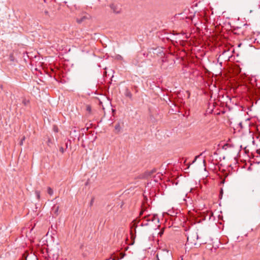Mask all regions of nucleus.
Masks as SVG:
<instances>
[{
	"label": "nucleus",
	"instance_id": "f257e3e1",
	"mask_svg": "<svg viewBox=\"0 0 260 260\" xmlns=\"http://www.w3.org/2000/svg\"><path fill=\"white\" fill-rule=\"evenodd\" d=\"M247 94L249 99L251 101L255 100V104H256L257 101L260 100V89L250 85L247 87Z\"/></svg>",
	"mask_w": 260,
	"mask_h": 260
},
{
	"label": "nucleus",
	"instance_id": "f03ea898",
	"mask_svg": "<svg viewBox=\"0 0 260 260\" xmlns=\"http://www.w3.org/2000/svg\"><path fill=\"white\" fill-rule=\"evenodd\" d=\"M173 256L172 252L166 249H163L161 251H158L156 254L155 260H172Z\"/></svg>",
	"mask_w": 260,
	"mask_h": 260
},
{
	"label": "nucleus",
	"instance_id": "7ed1b4c3",
	"mask_svg": "<svg viewBox=\"0 0 260 260\" xmlns=\"http://www.w3.org/2000/svg\"><path fill=\"white\" fill-rule=\"evenodd\" d=\"M199 239L198 234L197 232H193L188 236L187 238L186 244L189 245H196L197 241Z\"/></svg>",
	"mask_w": 260,
	"mask_h": 260
},
{
	"label": "nucleus",
	"instance_id": "20e7f679",
	"mask_svg": "<svg viewBox=\"0 0 260 260\" xmlns=\"http://www.w3.org/2000/svg\"><path fill=\"white\" fill-rule=\"evenodd\" d=\"M109 7L115 14H120L121 12V8L119 4L112 3L110 4Z\"/></svg>",
	"mask_w": 260,
	"mask_h": 260
},
{
	"label": "nucleus",
	"instance_id": "39448f33",
	"mask_svg": "<svg viewBox=\"0 0 260 260\" xmlns=\"http://www.w3.org/2000/svg\"><path fill=\"white\" fill-rule=\"evenodd\" d=\"M47 253L49 257L53 260L57 259L58 257L57 252H54L52 249L47 250Z\"/></svg>",
	"mask_w": 260,
	"mask_h": 260
},
{
	"label": "nucleus",
	"instance_id": "423d86ee",
	"mask_svg": "<svg viewBox=\"0 0 260 260\" xmlns=\"http://www.w3.org/2000/svg\"><path fill=\"white\" fill-rule=\"evenodd\" d=\"M96 124H93L92 123H87L86 124L85 128H86V131H88L90 128H96Z\"/></svg>",
	"mask_w": 260,
	"mask_h": 260
},
{
	"label": "nucleus",
	"instance_id": "0eeeda50",
	"mask_svg": "<svg viewBox=\"0 0 260 260\" xmlns=\"http://www.w3.org/2000/svg\"><path fill=\"white\" fill-rule=\"evenodd\" d=\"M124 94L125 96L128 97L129 99L132 98V94L128 88H126Z\"/></svg>",
	"mask_w": 260,
	"mask_h": 260
},
{
	"label": "nucleus",
	"instance_id": "6e6552de",
	"mask_svg": "<svg viewBox=\"0 0 260 260\" xmlns=\"http://www.w3.org/2000/svg\"><path fill=\"white\" fill-rule=\"evenodd\" d=\"M234 145L233 144H230V143H226L223 146L222 148L223 149H227L228 148H234Z\"/></svg>",
	"mask_w": 260,
	"mask_h": 260
},
{
	"label": "nucleus",
	"instance_id": "1a4fd4ad",
	"mask_svg": "<svg viewBox=\"0 0 260 260\" xmlns=\"http://www.w3.org/2000/svg\"><path fill=\"white\" fill-rule=\"evenodd\" d=\"M155 220H157V222H159L158 218L157 216L153 215L151 217L149 218L148 221H155Z\"/></svg>",
	"mask_w": 260,
	"mask_h": 260
},
{
	"label": "nucleus",
	"instance_id": "9d476101",
	"mask_svg": "<svg viewBox=\"0 0 260 260\" xmlns=\"http://www.w3.org/2000/svg\"><path fill=\"white\" fill-rule=\"evenodd\" d=\"M86 110L89 113V114H91V106L90 105H87L86 106Z\"/></svg>",
	"mask_w": 260,
	"mask_h": 260
},
{
	"label": "nucleus",
	"instance_id": "9b49d317",
	"mask_svg": "<svg viewBox=\"0 0 260 260\" xmlns=\"http://www.w3.org/2000/svg\"><path fill=\"white\" fill-rule=\"evenodd\" d=\"M47 192L49 195L52 196L53 194V190L50 187H48L47 188Z\"/></svg>",
	"mask_w": 260,
	"mask_h": 260
},
{
	"label": "nucleus",
	"instance_id": "f8f14e48",
	"mask_svg": "<svg viewBox=\"0 0 260 260\" xmlns=\"http://www.w3.org/2000/svg\"><path fill=\"white\" fill-rule=\"evenodd\" d=\"M53 210H54V213L56 214V215H57L58 210H59V206H54L53 207Z\"/></svg>",
	"mask_w": 260,
	"mask_h": 260
},
{
	"label": "nucleus",
	"instance_id": "ddd939ff",
	"mask_svg": "<svg viewBox=\"0 0 260 260\" xmlns=\"http://www.w3.org/2000/svg\"><path fill=\"white\" fill-rule=\"evenodd\" d=\"M166 39L167 40V41L170 42V43H171L172 44H174V41L171 39L169 36H167L166 37Z\"/></svg>",
	"mask_w": 260,
	"mask_h": 260
},
{
	"label": "nucleus",
	"instance_id": "4468645a",
	"mask_svg": "<svg viewBox=\"0 0 260 260\" xmlns=\"http://www.w3.org/2000/svg\"><path fill=\"white\" fill-rule=\"evenodd\" d=\"M22 103L25 105L27 106L28 103H29V101L27 100L26 99H24L22 101Z\"/></svg>",
	"mask_w": 260,
	"mask_h": 260
},
{
	"label": "nucleus",
	"instance_id": "2eb2a0df",
	"mask_svg": "<svg viewBox=\"0 0 260 260\" xmlns=\"http://www.w3.org/2000/svg\"><path fill=\"white\" fill-rule=\"evenodd\" d=\"M35 194L38 200L40 198V192L39 191L36 190L35 191Z\"/></svg>",
	"mask_w": 260,
	"mask_h": 260
},
{
	"label": "nucleus",
	"instance_id": "dca6fc26",
	"mask_svg": "<svg viewBox=\"0 0 260 260\" xmlns=\"http://www.w3.org/2000/svg\"><path fill=\"white\" fill-rule=\"evenodd\" d=\"M122 57L120 55H117L115 57V59L118 60H121L122 59Z\"/></svg>",
	"mask_w": 260,
	"mask_h": 260
},
{
	"label": "nucleus",
	"instance_id": "f3484780",
	"mask_svg": "<svg viewBox=\"0 0 260 260\" xmlns=\"http://www.w3.org/2000/svg\"><path fill=\"white\" fill-rule=\"evenodd\" d=\"M115 130H120V125L119 123H117L115 125Z\"/></svg>",
	"mask_w": 260,
	"mask_h": 260
},
{
	"label": "nucleus",
	"instance_id": "a211bd4d",
	"mask_svg": "<svg viewBox=\"0 0 260 260\" xmlns=\"http://www.w3.org/2000/svg\"><path fill=\"white\" fill-rule=\"evenodd\" d=\"M202 153H201V154H200V155H199L196 156L195 157V158H194V160L192 161V162L191 164H192L194 163V162H195V161L197 160V158H199L201 155H202Z\"/></svg>",
	"mask_w": 260,
	"mask_h": 260
},
{
	"label": "nucleus",
	"instance_id": "6ab92c4d",
	"mask_svg": "<svg viewBox=\"0 0 260 260\" xmlns=\"http://www.w3.org/2000/svg\"><path fill=\"white\" fill-rule=\"evenodd\" d=\"M85 18V17H83L81 18H80V19H77V22L78 23H81L84 20V19Z\"/></svg>",
	"mask_w": 260,
	"mask_h": 260
},
{
	"label": "nucleus",
	"instance_id": "aec40b11",
	"mask_svg": "<svg viewBox=\"0 0 260 260\" xmlns=\"http://www.w3.org/2000/svg\"><path fill=\"white\" fill-rule=\"evenodd\" d=\"M94 198H93L91 199V201H90V203H89V205H90V206H92L93 203V202H94Z\"/></svg>",
	"mask_w": 260,
	"mask_h": 260
},
{
	"label": "nucleus",
	"instance_id": "412c9836",
	"mask_svg": "<svg viewBox=\"0 0 260 260\" xmlns=\"http://www.w3.org/2000/svg\"><path fill=\"white\" fill-rule=\"evenodd\" d=\"M52 130H58L57 126L56 125H53Z\"/></svg>",
	"mask_w": 260,
	"mask_h": 260
},
{
	"label": "nucleus",
	"instance_id": "4be33fe9",
	"mask_svg": "<svg viewBox=\"0 0 260 260\" xmlns=\"http://www.w3.org/2000/svg\"><path fill=\"white\" fill-rule=\"evenodd\" d=\"M59 151L62 153H63L64 151V149L62 147H60L59 148Z\"/></svg>",
	"mask_w": 260,
	"mask_h": 260
},
{
	"label": "nucleus",
	"instance_id": "5701e85b",
	"mask_svg": "<svg viewBox=\"0 0 260 260\" xmlns=\"http://www.w3.org/2000/svg\"><path fill=\"white\" fill-rule=\"evenodd\" d=\"M238 125L240 127L241 129L243 128L242 122H239Z\"/></svg>",
	"mask_w": 260,
	"mask_h": 260
},
{
	"label": "nucleus",
	"instance_id": "b1692460",
	"mask_svg": "<svg viewBox=\"0 0 260 260\" xmlns=\"http://www.w3.org/2000/svg\"><path fill=\"white\" fill-rule=\"evenodd\" d=\"M155 170H152L151 172H149V175H151L152 174H153V173L155 172Z\"/></svg>",
	"mask_w": 260,
	"mask_h": 260
},
{
	"label": "nucleus",
	"instance_id": "393cba45",
	"mask_svg": "<svg viewBox=\"0 0 260 260\" xmlns=\"http://www.w3.org/2000/svg\"><path fill=\"white\" fill-rule=\"evenodd\" d=\"M150 120H151L152 122L154 121L155 120V118L152 116H150Z\"/></svg>",
	"mask_w": 260,
	"mask_h": 260
},
{
	"label": "nucleus",
	"instance_id": "a878e982",
	"mask_svg": "<svg viewBox=\"0 0 260 260\" xmlns=\"http://www.w3.org/2000/svg\"><path fill=\"white\" fill-rule=\"evenodd\" d=\"M256 152L257 154L260 155V149H258L256 150Z\"/></svg>",
	"mask_w": 260,
	"mask_h": 260
},
{
	"label": "nucleus",
	"instance_id": "bb28decb",
	"mask_svg": "<svg viewBox=\"0 0 260 260\" xmlns=\"http://www.w3.org/2000/svg\"><path fill=\"white\" fill-rule=\"evenodd\" d=\"M253 106V104L251 105V106L250 107L248 108V109L250 111H251V108Z\"/></svg>",
	"mask_w": 260,
	"mask_h": 260
},
{
	"label": "nucleus",
	"instance_id": "cd10ccee",
	"mask_svg": "<svg viewBox=\"0 0 260 260\" xmlns=\"http://www.w3.org/2000/svg\"><path fill=\"white\" fill-rule=\"evenodd\" d=\"M13 56L12 55H11L10 56V59H11V60L13 61Z\"/></svg>",
	"mask_w": 260,
	"mask_h": 260
},
{
	"label": "nucleus",
	"instance_id": "c85d7f7f",
	"mask_svg": "<svg viewBox=\"0 0 260 260\" xmlns=\"http://www.w3.org/2000/svg\"><path fill=\"white\" fill-rule=\"evenodd\" d=\"M19 144H20V145H23V141H22V140L20 141V142L19 143Z\"/></svg>",
	"mask_w": 260,
	"mask_h": 260
},
{
	"label": "nucleus",
	"instance_id": "c756f323",
	"mask_svg": "<svg viewBox=\"0 0 260 260\" xmlns=\"http://www.w3.org/2000/svg\"><path fill=\"white\" fill-rule=\"evenodd\" d=\"M204 243H206V242H200V243L199 244V245H201L202 244H204Z\"/></svg>",
	"mask_w": 260,
	"mask_h": 260
},
{
	"label": "nucleus",
	"instance_id": "7c9ffc66",
	"mask_svg": "<svg viewBox=\"0 0 260 260\" xmlns=\"http://www.w3.org/2000/svg\"><path fill=\"white\" fill-rule=\"evenodd\" d=\"M45 14L46 15H48V12L47 11H45Z\"/></svg>",
	"mask_w": 260,
	"mask_h": 260
},
{
	"label": "nucleus",
	"instance_id": "2f4dec72",
	"mask_svg": "<svg viewBox=\"0 0 260 260\" xmlns=\"http://www.w3.org/2000/svg\"><path fill=\"white\" fill-rule=\"evenodd\" d=\"M25 137H23V138L21 139V140H22V141H23L25 140Z\"/></svg>",
	"mask_w": 260,
	"mask_h": 260
},
{
	"label": "nucleus",
	"instance_id": "473e14b6",
	"mask_svg": "<svg viewBox=\"0 0 260 260\" xmlns=\"http://www.w3.org/2000/svg\"><path fill=\"white\" fill-rule=\"evenodd\" d=\"M50 142H51V140L50 139H49L48 140V143H49Z\"/></svg>",
	"mask_w": 260,
	"mask_h": 260
},
{
	"label": "nucleus",
	"instance_id": "72a5a7b5",
	"mask_svg": "<svg viewBox=\"0 0 260 260\" xmlns=\"http://www.w3.org/2000/svg\"><path fill=\"white\" fill-rule=\"evenodd\" d=\"M84 129H85V128H82L80 130L82 131V130H84Z\"/></svg>",
	"mask_w": 260,
	"mask_h": 260
},
{
	"label": "nucleus",
	"instance_id": "f704fd0d",
	"mask_svg": "<svg viewBox=\"0 0 260 260\" xmlns=\"http://www.w3.org/2000/svg\"><path fill=\"white\" fill-rule=\"evenodd\" d=\"M170 54L172 55H174V54L173 53H172V52H170Z\"/></svg>",
	"mask_w": 260,
	"mask_h": 260
},
{
	"label": "nucleus",
	"instance_id": "c9c22d12",
	"mask_svg": "<svg viewBox=\"0 0 260 260\" xmlns=\"http://www.w3.org/2000/svg\"><path fill=\"white\" fill-rule=\"evenodd\" d=\"M89 132H90V133H89V134H91L92 133V131H89Z\"/></svg>",
	"mask_w": 260,
	"mask_h": 260
},
{
	"label": "nucleus",
	"instance_id": "e433bc0d",
	"mask_svg": "<svg viewBox=\"0 0 260 260\" xmlns=\"http://www.w3.org/2000/svg\"><path fill=\"white\" fill-rule=\"evenodd\" d=\"M203 162L205 163V159H203Z\"/></svg>",
	"mask_w": 260,
	"mask_h": 260
},
{
	"label": "nucleus",
	"instance_id": "4c0bfd02",
	"mask_svg": "<svg viewBox=\"0 0 260 260\" xmlns=\"http://www.w3.org/2000/svg\"><path fill=\"white\" fill-rule=\"evenodd\" d=\"M241 44H240L239 45H238V47H240L241 46Z\"/></svg>",
	"mask_w": 260,
	"mask_h": 260
},
{
	"label": "nucleus",
	"instance_id": "58836bf2",
	"mask_svg": "<svg viewBox=\"0 0 260 260\" xmlns=\"http://www.w3.org/2000/svg\"><path fill=\"white\" fill-rule=\"evenodd\" d=\"M255 142L254 140H253L252 143L254 144Z\"/></svg>",
	"mask_w": 260,
	"mask_h": 260
},
{
	"label": "nucleus",
	"instance_id": "ea45409f",
	"mask_svg": "<svg viewBox=\"0 0 260 260\" xmlns=\"http://www.w3.org/2000/svg\"><path fill=\"white\" fill-rule=\"evenodd\" d=\"M190 165V164L188 165V167H187L188 168H189Z\"/></svg>",
	"mask_w": 260,
	"mask_h": 260
},
{
	"label": "nucleus",
	"instance_id": "a19ab883",
	"mask_svg": "<svg viewBox=\"0 0 260 260\" xmlns=\"http://www.w3.org/2000/svg\"><path fill=\"white\" fill-rule=\"evenodd\" d=\"M252 10H250V13H252Z\"/></svg>",
	"mask_w": 260,
	"mask_h": 260
},
{
	"label": "nucleus",
	"instance_id": "79ce46f5",
	"mask_svg": "<svg viewBox=\"0 0 260 260\" xmlns=\"http://www.w3.org/2000/svg\"><path fill=\"white\" fill-rule=\"evenodd\" d=\"M259 141H260V138H259Z\"/></svg>",
	"mask_w": 260,
	"mask_h": 260
}]
</instances>
